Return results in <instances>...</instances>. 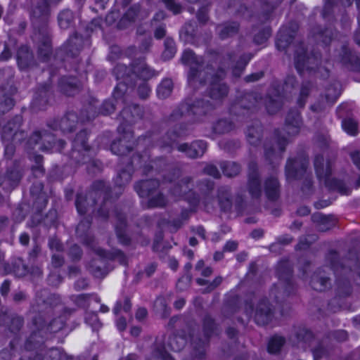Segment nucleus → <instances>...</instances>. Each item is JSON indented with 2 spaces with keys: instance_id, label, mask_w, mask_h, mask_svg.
Wrapping results in <instances>:
<instances>
[{
  "instance_id": "5fc2aeb1",
  "label": "nucleus",
  "mask_w": 360,
  "mask_h": 360,
  "mask_svg": "<svg viewBox=\"0 0 360 360\" xmlns=\"http://www.w3.org/2000/svg\"><path fill=\"white\" fill-rule=\"evenodd\" d=\"M20 54H21V52L20 51V52L18 53V63L19 66H20L21 68H24V65H23V64H22V56H21V55H20Z\"/></svg>"
},
{
  "instance_id": "a878e982",
  "label": "nucleus",
  "mask_w": 360,
  "mask_h": 360,
  "mask_svg": "<svg viewBox=\"0 0 360 360\" xmlns=\"http://www.w3.org/2000/svg\"><path fill=\"white\" fill-rule=\"evenodd\" d=\"M126 90V85L123 83H120L115 87L113 96L116 100L120 99L122 96L124 91Z\"/></svg>"
},
{
  "instance_id": "7ed1b4c3",
  "label": "nucleus",
  "mask_w": 360,
  "mask_h": 360,
  "mask_svg": "<svg viewBox=\"0 0 360 360\" xmlns=\"http://www.w3.org/2000/svg\"><path fill=\"white\" fill-rule=\"evenodd\" d=\"M307 164L300 160L288 161L286 165V175L288 178H298L302 171H305Z\"/></svg>"
},
{
  "instance_id": "49530a36",
  "label": "nucleus",
  "mask_w": 360,
  "mask_h": 360,
  "mask_svg": "<svg viewBox=\"0 0 360 360\" xmlns=\"http://www.w3.org/2000/svg\"><path fill=\"white\" fill-rule=\"evenodd\" d=\"M185 304V301L183 299L176 300L174 303V306L177 309H181Z\"/></svg>"
},
{
  "instance_id": "393cba45",
  "label": "nucleus",
  "mask_w": 360,
  "mask_h": 360,
  "mask_svg": "<svg viewBox=\"0 0 360 360\" xmlns=\"http://www.w3.org/2000/svg\"><path fill=\"white\" fill-rule=\"evenodd\" d=\"M166 6L174 13H178L181 11V6L176 4L174 0H163Z\"/></svg>"
},
{
  "instance_id": "412c9836",
  "label": "nucleus",
  "mask_w": 360,
  "mask_h": 360,
  "mask_svg": "<svg viewBox=\"0 0 360 360\" xmlns=\"http://www.w3.org/2000/svg\"><path fill=\"white\" fill-rule=\"evenodd\" d=\"M182 62L187 65H191L192 63L197 61L196 57L194 53L191 50H186L183 53Z\"/></svg>"
},
{
  "instance_id": "f3484780",
  "label": "nucleus",
  "mask_w": 360,
  "mask_h": 360,
  "mask_svg": "<svg viewBox=\"0 0 360 360\" xmlns=\"http://www.w3.org/2000/svg\"><path fill=\"white\" fill-rule=\"evenodd\" d=\"M342 127L344 131L349 135L355 136L357 134V124L352 119H347L342 121Z\"/></svg>"
},
{
  "instance_id": "e433bc0d",
  "label": "nucleus",
  "mask_w": 360,
  "mask_h": 360,
  "mask_svg": "<svg viewBox=\"0 0 360 360\" xmlns=\"http://www.w3.org/2000/svg\"><path fill=\"white\" fill-rule=\"evenodd\" d=\"M60 281V278L58 276L56 275V274H51L49 277V282L51 284V285H57Z\"/></svg>"
},
{
  "instance_id": "c9c22d12",
  "label": "nucleus",
  "mask_w": 360,
  "mask_h": 360,
  "mask_svg": "<svg viewBox=\"0 0 360 360\" xmlns=\"http://www.w3.org/2000/svg\"><path fill=\"white\" fill-rule=\"evenodd\" d=\"M352 158L354 163L360 169V153L359 152H355V153H352Z\"/></svg>"
},
{
  "instance_id": "de8ad7c7",
  "label": "nucleus",
  "mask_w": 360,
  "mask_h": 360,
  "mask_svg": "<svg viewBox=\"0 0 360 360\" xmlns=\"http://www.w3.org/2000/svg\"><path fill=\"white\" fill-rule=\"evenodd\" d=\"M13 153V148L12 146H6L5 148L6 156H11Z\"/></svg>"
},
{
  "instance_id": "603ef678",
  "label": "nucleus",
  "mask_w": 360,
  "mask_h": 360,
  "mask_svg": "<svg viewBox=\"0 0 360 360\" xmlns=\"http://www.w3.org/2000/svg\"><path fill=\"white\" fill-rule=\"evenodd\" d=\"M197 233L202 238H205V229L202 227L197 228Z\"/></svg>"
},
{
  "instance_id": "37998d69",
  "label": "nucleus",
  "mask_w": 360,
  "mask_h": 360,
  "mask_svg": "<svg viewBox=\"0 0 360 360\" xmlns=\"http://www.w3.org/2000/svg\"><path fill=\"white\" fill-rule=\"evenodd\" d=\"M29 240H30L29 236L26 233H22L20 236V242L21 244H22L24 245L28 244Z\"/></svg>"
},
{
  "instance_id": "39448f33",
  "label": "nucleus",
  "mask_w": 360,
  "mask_h": 360,
  "mask_svg": "<svg viewBox=\"0 0 360 360\" xmlns=\"http://www.w3.org/2000/svg\"><path fill=\"white\" fill-rule=\"evenodd\" d=\"M132 137L131 132H127L122 139L118 141H114L111 146V150L113 153L117 155H125L129 152L130 148L127 145L129 139Z\"/></svg>"
},
{
  "instance_id": "58836bf2",
  "label": "nucleus",
  "mask_w": 360,
  "mask_h": 360,
  "mask_svg": "<svg viewBox=\"0 0 360 360\" xmlns=\"http://www.w3.org/2000/svg\"><path fill=\"white\" fill-rule=\"evenodd\" d=\"M118 330H123L126 327V321L123 318L119 319L116 322Z\"/></svg>"
},
{
  "instance_id": "4d7b16f0",
  "label": "nucleus",
  "mask_w": 360,
  "mask_h": 360,
  "mask_svg": "<svg viewBox=\"0 0 360 360\" xmlns=\"http://www.w3.org/2000/svg\"><path fill=\"white\" fill-rule=\"evenodd\" d=\"M194 78H195V73L193 72V70H191L189 75H188V82L189 83H192L194 81Z\"/></svg>"
},
{
  "instance_id": "aec40b11",
  "label": "nucleus",
  "mask_w": 360,
  "mask_h": 360,
  "mask_svg": "<svg viewBox=\"0 0 360 360\" xmlns=\"http://www.w3.org/2000/svg\"><path fill=\"white\" fill-rule=\"evenodd\" d=\"M290 37H288L281 31L276 40V46L278 49H285L290 43Z\"/></svg>"
},
{
  "instance_id": "8fccbe9b",
  "label": "nucleus",
  "mask_w": 360,
  "mask_h": 360,
  "mask_svg": "<svg viewBox=\"0 0 360 360\" xmlns=\"http://www.w3.org/2000/svg\"><path fill=\"white\" fill-rule=\"evenodd\" d=\"M141 329L139 327H133L131 329V334L134 336H138L140 334Z\"/></svg>"
},
{
  "instance_id": "0e129e2a",
  "label": "nucleus",
  "mask_w": 360,
  "mask_h": 360,
  "mask_svg": "<svg viewBox=\"0 0 360 360\" xmlns=\"http://www.w3.org/2000/svg\"><path fill=\"white\" fill-rule=\"evenodd\" d=\"M299 212L302 214H307L309 212V210H308V208H304L303 209V210H300Z\"/></svg>"
},
{
  "instance_id": "ddd939ff",
  "label": "nucleus",
  "mask_w": 360,
  "mask_h": 360,
  "mask_svg": "<svg viewBox=\"0 0 360 360\" xmlns=\"http://www.w3.org/2000/svg\"><path fill=\"white\" fill-rule=\"evenodd\" d=\"M238 24L233 22L217 27V32L221 38L224 39L235 34L238 30Z\"/></svg>"
},
{
  "instance_id": "f257e3e1",
  "label": "nucleus",
  "mask_w": 360,
  "mask_h": 360,
  "mask_svg": "<svg viewBox=\"0 0 360 360\" xmlns=\"http://www.w3.org/2000/svg\"><path fill=\"white\" fill-rule=\"evenodd\" d=\"M206 143L202 141H196L190 145L182 143L178 146L179 151L184 152L190 158H198L201 156L205 151Z\"/></svg>"
},
{
  "instance_id": "a18cd8bd",
  "label": "nucleus",
  "mask_w": 360,
  "mask_h": 360,
  "mask_svg": "<svg viewBox=\"0 0 360 360\" xmlns=\"http://www.w3.org/2000/svg\"><path fill=\"white\" fill-rule=\"evenodd\" d=\"M270 36V33L269 31H266V32L264 33L263 34V37L261 40H259L257 37H256L255 39V41L257 43V44H262L263 43L264 41H266Z\"/></svg>"
},
{
  "instance_id": "e2e57ef3",
  "label": "nucleus",
  "mask_w": 360,
  "mask_h": 360,
  "mask_svg": "<svg viewBox=\"0 0 360 360\" xmlns=\"http://www.w3.org/2000/svg\"><path fill=\"white\" fill-rule=\"evenodd\" d=\"M338 95H335V97H334V98L330 99V98H329V94H328L327 95V98H327V100H328L329 102H334V101H335V100L338 98Z\"/></svg>"
},
{
  "instance_id": "b1692460",
  "label": "nucleus",
  "mask_w": 360,
  "mask_h": 360,
  "mask_svg": "<svg viewBox=\"0 0 360 360\" xmlns=\"http://www.w3.org/2000/svg\"><path fill=\"white\" fill-rule=\"evenodd\" d=\"M86 321L90 324L94 329H98L101 327V323L98 319L97 315L92 314L86 317Z\"/></svg>"
},
{
  "instance_id": "7c9ffc66",
  "label": "nucleus",
  "mask_w": 360,
  "mask_h": 360,
  "mask_svg": "<svg viewBox=\"0 0 360 360\" xmlns=\"http://www.w3.org/2000/svg\"><path fill=\"white\" fill-rule=\"evenodd\" d=\"M63 262V258L59 254H54L52 257V264L55 267H58L62 265Z\"/></svg>"
},
{
  "instance_id": "69168bd1",
  "label": "nucleus",
  "mask_w": 360,
  "mask_h": 360,
  "mask_svg": "<svg viewBox=\"0 0 360 360\" xmlns=\"http://www.w3.org/2000/svg\"><path fill=\"white\" fill-rule=\"evenodd\" d=\"M155 18L162 19V18H164V14L162 13H157L155 15Z\"/></svg>"
},
{
  "instance_id": "72a5a7b5",
  "label": "nucleus",
  "mask_w": 360,
  "mask_h": 360,
  "mask_svg": "<svg viewBox=\"0 0 360 360\" xmlns=\"http://www.w3.org/2000/svg\"><path fill=\"white\" fill-rule=\"evenodd\" d=\"M75 203H76V207H77V211L79 214H84L86 212V210L83 208L82 202V199L80 197L78 196L77 198Z\"/></svg>"
},
{
  "instance_id": "cd10ccee",
  "label": "nucleus",
  "mask_w": 360,
  "mask_h": 360,
  "mask_svg": "<svg viewBox=\"0 0 360 360\" xmlns=\"http://www.w3.org/2000/svg\"><path fill=\"white\" fill-rule=\"evenodd\" d=\"M205 172L214 178H218L219 176V172L218 169L213 165H207L205 168Z\"/></svg>"
},
{
  "instance_id": "c756f323",
  "label": "nucleus",
  "mask_w": 360,
  "mask_h": 360,
  "mask_svg": "<svg viewBox=\"0 0 360 360\" xmlns=\"http://www.w3.org/2000/svg\"><path fill=\"white\" fill-rule=\"evenodd\" d=\"M49 247L51 250L60 251L62 249V245L57 238H52L49 241Z\"/></svg>"
},
{
  "instance_id": "864d4df0",
  "label": "nucleus",
  "mask_w": 360,
  "mask_h": 360,
  "mask_svg": "<svg viewBox=\"0 0 360 360\" xmlns=\"http://www.w3.org/2000/svg\"><path fill=\"white\" fill-rule=\"evenodd\" d=\"M119 176H120V178H121V179L124 178L126 181H128L130 179V175L129 174H126L125 172H122Z\"/></svg>"
},
{
  "instance_id": "f704fd0d",
  "label": "nucleus",
  "mask_w": 360,
  "mask_h": 360,
  "mask_svg": "<svg viewBox=\"0 0 360 360\" xmlns=\"http://www.w3.org/2000/svg\"><path fill=\"white\" fill-rule=\"evenodd\" d=\"M147 314V311L144 308H140L137 310L136 313V317L139 320H141L146 317Z\"/></svg>"
},
{
  "instance_id": "052dcab7",
  "label": "nucleus",
  "mask_w": 360,
  "mask_h": 360,
  "mask_svg": "<svg viewBox=\"0 0 360 360\" xmlns=\"http://www.w3.org/2000/svg\"><path fill=\"white\" fill-rule=\"evenodd\" d=\"M222 257V254L220 252L215 253L214 258L215 260H219Z\"/></svg>"
},
{
  "instance_id": "1a4fd4ad",
  "label": "nucleus",
  "mask_w": 360,
  "mask_h": 360,
  "mask_svg": "<svg viewBox=\"0 0 360 360\" xmlns=\"http://www.w3.org/2000/svg\"><path fill=\"white\" fill-rule=\"evenodd\" d=\"M314 166L316 174L319 179H326L329 176L330 173V169L328 165L326 166V167H324L323 157L318 156L316 158L314 161Z\"/></svg>"
},
{
  "instance_id": "c85d7f7f",
  "label": "nucleus",
  "mask_w": 360,
  "mask_h": 360,
  "mask_svg": "<svg viewBox=\"0 0 360 360\" xmlns=\"http://www.w3.org/2000/svg\"><path fill=\"white\" fill-rule=\"evenodd\" d=\"M150 92V89L146 84H143L139 89V94L143 98H146L149 95Z\"/></svg>"
},
{
  "instance_id": "f03ea898",
  "label": "nucleus",
  "mask_w": 360,
  "mask_h": 360,
  "mask_svg": "<svg viewBox=\"0 0 360 360\" xmlns=\"http://www.w3.org/2000/svg\"><path fill=\"white\" fill-rule=\"evenodd\" d=\"M316 59L314 57H307L305 56V51L303 46H301L296 52L295 58V68L299 72H302L304 69H313L310 65L314 63Z\"/></svg>"
},
{
  "instance_id": "dca6fc26",
  "label": "nucleus",
  "mask_w": 360,
  "mask_h": 360,
  "mask_svg": "<svg viewBox=\"0 0 360 360\" xmlns=\"http://www.w3.org/2000/svg\"><path fill=\"white\" fill-rule=\"evenodd\" d=\"M284 343V339L281 336H274L269 340L268 350L270 353H276L279 351Z\"/></svg>"
},
{
  "instance_id": "9b49d317",
  "label": "nucleus",
  "mask_w": 360,
  "mask_h": 360,
  "mask_svg": "<svg viewBox=\"0 0 360 360\" xmlns=\"http://www.w3.org/2000/svg\"><path fill=\"white\" fill-rule=\"evenodd\" d=\"M286 125L289 134H295L298 132L300 126V117L299 113L294 112L293 115H288L286 119Z\"/></svg>"
},
{
  "instance_id": "ea45409f",
  "label": "nucleus",
  "mask_w": 360,
  "mask_h": 360,
  "mask_svg": "<svg viewBox=\"0 0 360 360\" xmlns=\"http://www.w3.org/2000/svg\"><path fill=\"white\" fill-rule=\"evenodd\" d=\"M237 243L233 241L228 242L224 248L226 250L233 251L236 249Z\"/></svg>"
},
{
  "instance_id": "a211bd4d",
  "label": "nucleus",
  "mask_w": 360,
  "mask_h": 360,
  "mask_svg": "<svg viewBox=\"0 0 360 360\" xmlns=\"http://www.w3.org/2000/svg\"><path fill=\"white\" fill-rule=\"evenodd\" d=\"M72 18V14L70 11L61 12L58 15V23L62 29H66L69 27Z\"/></svg>"
},
{
  "instance_id": "bb28decb",
  "label": "nucleus",
  "mask_w": 360,
  "mask_h": 360,
  "mask_svg": "<svg viewBox=\"0 0 360 360\" xmlns=\"http://www.w3.org/2000/svg\"><path fill=\"white\" fill-rule=\"evenodd\" d=\"M4 178L5 179H7L8 180H11L15 183L19 181L20 178V174L18 169H15L14 170L8 172L6 176Z\"/></svg>"
},
{
  "instance_id": "bf43d9fd",
  "label": "nucleus",
  "mask_w": 360,
  "mask_h": 360,
  "mask_svg": "<svg viewBox=\"0 0 360 360\" xmlns=\"http://www.w3.org/2000/svg\"><path fill=\"white\" fill-rule=\"evenodd\" d=\"M189 243L191 245L194 246L197 244V240L195 238H191Z\"/></svg>"
},
{
  "instance_id": "f8f14e48",
  "label": "nucleus",
  "mask_w": 360,
  "mask_h": 360,
  "mask_svg": "<svg viewBox=\"0 0 360 360\" xmlns=\"http://www.w3.org/2000/svg\"><path fill=\"white\" fill-rule=\"evenodd\" d=\"M173 84L171 79H165L159 85L157 94L159 98H165L168 97L172 91Z\"/></svg>"
},
{
  "instance_id": "2f4dec72",
  "label": "nucleus",
  "mask_w": 360,
  "mask_h": 360,
  "mask_svg": "<svg viewBox=\"0 0 360 360\" xmlns=\"http://www.w3.org/2000/svg\"><path fill=\"white\" fill-rule=\"evenodd\" d=\"M39 139L44 140V141H49V136L45 134H41L39 132H37L34 134L33 137H32L31 141H35L36 143H37Z\"/></svg>"
},
{
  "instance_id": "13d9d810",
  "label": "nucleus",
  "mask_w": 360,
  "mask_h": 360,
  "mask_svg": "<svg viewBox=\"0 0 360 360\" xmlns=\"http://www.w3.org/2000/svg\"><path fill=\"white\" fill-rule=\"evenodd\" d=\"M200 106L202 107V102H198V105L197 106L194 105L191 110L193 111V113H197L198 112H197V110H195V108H198Z\"/></svg>"
},
{
  "instance_id": "2eb2a0df",
  "label": "nucleus",
  "mask_w": 360,
  "mask_h": 360,
  "mask_svg": "<svg viewBox=\"0 0 360 360\" xmlns=\"http://www.w3.org/2000/svg\"><path fill=\"white\" fill-rule=\"evenodd\" d=\"M221 168L223 171V173L228 176H235L240 171L239 165L233 162L222 163L221 165Z\"/></svg>"
},
{
  "instance_id": "774afa93",
  "label": "nucleus",
  "mask_w": 360,
  "mask_h": 360,
  "mask_svg": "<svg viewBox=\"0 0 360 360\" xmlns=\"http://www.w3.org/2000/svg\"><path fill=\"white\" fill-rule=\"evenodd\" d=\"M101 311L102 312H107L108 311V308L106 306H101Z\"/></svg>"
},
{
  "instance_id": "6e6552de",
  "label": "nucleus",
  "mask_w": 360,
  "mask_h": 360,
  "mask_svg": "<svg viewBox=\"0 0 360 360\" xmlns=\"http://www.w3.org/2000/svg\"><path fill=\"white\" fill-rule=\"evenodd\" d=\"M158 183L156 181H143L137 184L135 186V189L140 197H149L152 190L149 188L150 186H153V188L158 186Z\"/></svg>"
},
{
  "instance_id": "79ce46f5",
  "label": "nucleus",
  "mask_w": 360,
  "mask_h": 360,
  "mask_svg": "<svg viewBox=\"0 0 360 360\" xmlns=\"http://www.w3.org/2000/svg\"><path fill=\"white\" fill-rule=\"evenodd\" d=\"M165 33V29L163 27H158L155 30V36L158 39H160L164 37Z\"/></svg>"
},
{
  "instance_id": "6e6d98bb",
  "label": "nucleus",
  "mask_w": 360,
  "mask_h": 360,
  "mask_svg": "<svg viewBox=\"0 0 360 360\" xmlns=\"http://www.w3.org/2000/svg\"><path fill=\"white\" fill-rule=\"evenodd\" d=\"M177 266H178V262L175 259L171 260V262H170V267L173 270H175L176 269Z\"/></svg>"
},
{
  "instance_id": "4468645a",
  "label": "nucleus",
  "mask_w": 360,
  "mask_h": 360,
  "mask_svg": "<svg viewBox=\"0 0 360 360\" xmlns=\"http://www.w3.org/2000/svg\"><path fill=\"white\" fill-rule=\"evenodd\" d=\"M249 191L253 198H257L261 194L260 183L257 174H254L250 177Z\"/></svg>"
},
{
  "instance_id": "4c0bfd02",
  "label": "nucleus",
  "mask_w": 360,
  "mask_h": 360,
  "mask_svg": "<svg viewBox=\"0 0 360 360\" xmlns=\"http://www.w3.org/2000/svg\"><path fill=\"white\" fill-rule=\"evenodd\" d=\"M10 283L8 281H5L1 286V292L3 295H6L9 290Z\"/></svg>"
},
{
  "instance_id": "c03bdc74",
  "label": "nucleus",
  "mask_w": 360,
  "mask_h": 360,
  "mask_svg": "<svg viewBox=\"0 0 360 360\" xmlns=\"http://www.w3.org/2000/svg\"><path fill=\"white\" fill-rule=\"evenodd\" d=\"M158 359L161 360H169L170 359L169 354L166 352H158Z\"/></svg>"
},
{
  "instance_id": "0eeeda50",
  "label": "nucleus",
  "mask_w": 360,
  "mask_h": 360,
  "mask_svg": "<svg viewBox=\"0 0 360 360\" xmlns=\"http://www.w3.org/2000/svg\"><path fill=\"white\" fill-rule=\"evenodd\" d=\"M264 191L269 199L274 200L278 195V184L276 178L271 177L267 179L264 185Z\"/></svg>"
},
{
  "instance_id": "9d476101",
  "label": "nucleus",
  "mask_w": 360,
  "mask_h": 360,
  "mask_svg": "<svg viewBox=\"0 0 360 360\" xmlns=\"http://www.w3.org/2000/svg\"><path fill=\"white\" fill-rule=\"evenodd\" d=\"M210 97L213 99H219L227 94L226 86L220 82H214L212 84Z\"/></svg>"
},
{
  "instance_id": "338daca9",
  "label": "nucleus",
  "mask_w": 360,
  "mask_h": 360,
  "mask_svg": "<svg viewBox=\"0 0 360 360\" xmlns=\"http://www.w3.org/2000/svg\"><path fill=\"white\" fill-rule=\"evenodd\" d=\"M44 46H45V51H46L44 56H47L48 53H49V46L48 44H45Z\"/></svg>"
},
{
  "instance_id": "4be33fe9",
  "label": "nucleus",
  "mask_w": 360,
  "mask_h": 360,
  "mask_svg": "<svg viewBox=\"0 0 360 360\" xmlns=\"http://www.w3.org/2000/svg\"><path fill=\"white\" fill-rule=\"evenodd\" d=\"M184 340L181 338L174 337L170 340V347L174 351H179L184 345Z\"/></svg>"
},
{
  "instance_id": "423d86ee",
  "label": "nucleus",
  "mask_w": 360,
  "mask_h": 360,
  "mask_svg": "<svg viewBox=\"0 0 360 360\" xmlns=\"http://www.w3.org/2000/svg\"><path fill=\"white\" fill-rule=\"evenodd\" d=\"M22 122V117L16 116L13 122H9L8 125L5 126L1 131V136L4 141L10 140L17 135V130L18 129Z\"/></svg>"
},
{
  "instance_id": "680f3d73",
  "label": "nucleus",
  "mask_w": 360,
  "mask_h": 360,
  "mask_svg": "<svg viewBox=\"0 0 360 360\" xmlns=\"http://www.w3.org/2000/svg\"><path fill=\"white\" fill-rule=\"evenodd\" d=\"M98 255H99L101 257H107V255H105V252L102 250H97Z\"/></svg>"
},
{
  "instance_id": "473e14b6",
  "label": "nucleus",
  "mask_w": 360,
  "mask_h": 360,
  "mask_svg": "<svg viewBox=\"0 0 360 360\" xmlns=\"http://www.w3.org/2000/svg\"><path fill=\"white\" fill-rule=\"evenodd\" d=\"M4 105L6 106V110L10 109L14 105L13 99L11 98H6V100L4 101ZM3 105H4V104H1L0 111L4 112L5 111V110L3 109Z\"/></svg>"
},
{
  "instance_id": "20e7f679",
  "label": "nucleus",
  "mask_w": 360,
  "mask_h": 360,
  "mask_svg": "<svg viewBox=\"0 0 360 360\" xmlns=\"http://www.w3.org/2000/svg\"><path fill=\"white\" fill-rule=\"evenodd\" d=\"M271 309L266 300L261 302L255 312V321L260 325H264L270 320Z\"/></svg>"
},
{
  "instance_id": "09e8293b",
  "label": "nucleus",
  "mask_w": 360,
  "mask_h": 360,
  "mask_svg": "<svg viewBox=\"0 0 360 360\" xmlns=\"http://www.w3.org/2000/svg\"><path fill=\"white\" fill-rule=\"evenodd\" d=\"M198 18L201 22H205L207 18L206 13L202 11L198 14Z\"/></svg>"
},
{
  "instance_id": "a19ab883",
  "label": "nucleus",
  "mask_w": 360,
  "mask_h": 360,
  "mask_svg": "<svg viewBox=\"0 0 360 360\" xmlns=\"http://www.w3.org/2000/svg\"><path fill=\"white\" fill-rule=\"evenodd\" d=\"M326 278H321V286L320 287H318L316 286V283H314V281L313 280L312 281V287L317 290H322L323 288L325 287L326 285Z\"/></svg>"
},
{
  "instance_id": "3c124183",
  "label": "nucleus",
  "mask_w": 360,
  "mask_h": 360,
  "mask_svg": "<svg viewBox=\"0 0 360 360\" xmlns=\"http://www.w3.org/2000/svg\"><path fill=\"white\" fill-rule=\"evenodd\" d=\"M262 77V74H255L248 77V81H255Z\"/></svg>"
},
{
  "instance_id": "6ab92c4d",
  "label": "nucleus",
  "mask_w": 360,
  "mask_h": 360,
  "mask_svg": "<svg viewBox=\"0 0 360 360\" xmlns=\"http://www.w3.org/2000/svg\"><path fill=\"white\" fill-rule=\"evenodd\" d=\"M134 71L143 79H148L153 75V70L145 64H141L139 68H135Z\"/></svg>"
},
{
  "instance_id": "5701e85b",
  "label": "nucleus",
  "mask_w": 360,
  "mask_h": 360,
  "mask_svg": "<svg viewBox=\"0 0 360 360\" xmlns=\"http://www.w3.org/2000/svg\"><path fill=\"white\" fill-rule=\"evenodd\" d=\"M165 205V200L162 195H158L156 198H153L149 200L150 207H162Z\"/></svg>"
}]
</instances>
